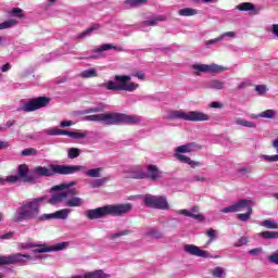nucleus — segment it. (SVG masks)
<instances>
[{"instance_id": "49530a36", "label": "nucleus", "mask_w": 278, "mask_h": 278, "mask_svg": "<svg viewBox=\"0 0 278 278\" xmlns=\"http://www.w3.org/2000/svg\"><path fill=\"white\" fill-rule=\"evenodd\" d=\"M148 235L153 239H163V233L160 230H155V229L149 230Z\"/></svg>"}, {"instance_id": "f3484780", "label": "nucleus", "mask_w": 278, "mask_h": 278, "mask_svg": "<svg viewBox=\"0 0 278 278\" xmlns=\"http://www.w3.org/2000/svg\"><path fill=\"white\" fill-rule=\"evenodd\" d=\"M128 178H134L136 180H142L146 178V172L140 165H136L128 169Z\"/></svg>"}, {"instance_id": "39448f33", "label": "nucleus", "mask_w": 278, "mask_h": 278, "mask_svg": "<svg viewBox=\"0 0 278 278\" xmlns=\"http://www.w3.org/2000/svg\"><path fill=\"white\" fill-rule=\"evenodd\" d=\"M131 80V76H115V83L113 80H109L106 83V89L110 91H136L139 85L137 83H129Z\"/></svg>"}, {"instance_id": "7c9ffc66", "label": "nucleus", "mask_w": 278, "mask_h": 278, "mask_svg": "<svg viewBox=\"0 0 278 278\" xmlns=\"http://www.w3.org/2000/svg\"><path fill=\"white\" fill-rule=\"evenodd\" d=\"M65 198V191L62 189L61 193H56L50 198V204H58L59 202H62Z\"/></svg>"}, {"instance_id": "dca6fc26", "label": "nucleus", "mask_w": 278, "mask_h": 278, "mask_svg": "<svg viewBox=\"0 0 278 278\" xmlns=\"http://www.w3.org/2000/svg\"><path fill=\"white\" fill-rule=\"evenodd\" d=\"M70 167H78L75 172L77 174L78 172H85L86 176H89L90 178H100L102 168L96 167V169H87L85 165H70Z\"/></svg>"}, {"instance_id": "4d7b16f0", "label": "nucleus", "mask_w": 278, "mask_h": 278, "mask_svg": "<svg viewBox=\"0 0 278 278\" xmlns=\"http://www.w3.org/2000/svg\"><path fill=\"white\" fill-rule=\"evenodd\" d=\"M12 236H14V232H7L0 236V240H11Z\"/></svg>"}, {"instance_id": "1a4fd4ad", "label": "nucleus", "mask_w": 278, "mask_h": 278, "mask_svg": "<svg viewBox=\"0 0 278 278\" xmlns=\"http://www.w3.org/2000/svg\"><path fill=\"white\" fill-rule=\"evenodd\" d=\"M143 203L151 208H161L163 211L169 208V204L164 195H147L143 199Z\"/></svg>"}, {"instance_id": "bb28decb", "label": "nucleus", "mask_w": 278, "mask_h": 278, "mask_svg": "<svg viewBox=\"0 0 278 278\" xmlns=\"http://www.w3.org/2000/svg\"><path fill=\"white\" fill-rule=\"evenodd\" d=\"M277 111L274 109H267L266 111L260 113L258 117H264L265 119H275Z\"/></svg>"}, {"instance_id": "2f4dec72", "label": "nucleus", "mask_w": 278, "mask_h": 278, "mask_svg": "<svg viewBox=\"0 0 278 278\" xmlns=\"http://www.w3.org/2000/svg\"><path fill=\"white\" fill-rule=\"evenodd\" d=\"M208 87L211 89H218V90H220V89H225L226 83H224L223 80H211Z\"/></svg>"}, {"instance_id": "9b49d317", "label": "nucleus", "mask_w": 278, "mask_h": 278, "mask_svg": "<svg viewBox=\"0 0 278 278\" xmlns=\"http://www.w3.org/2000/svg\"><path fill=\"white\" fill-rule=\"evenodd\" d=\"M48 135L56 136V135H66L71 139H86L87 132H83L80 130L71 131V130H63L61 128H50L48 130Z\"/></svg>"}, {"instance_id": "393cba45", "label": "nucleus", "mask_w": 278, "mask_h": 278, "mask_svg": "<svg viewBox=\"0 0 278 278\" xmlns=\"http://www.w3.org/2000/svg\"><path fill=\"white\" fill-rule=\"evenodd\" d=\"M83 204L84 200H81V198H75V195L73 198H70L68 200H65V206L68 207L83 206Z\"/></svg>"}, {"instance_id": "c9c22d12", "label": "nucleus", "mask_w": 278, "mask_h": 278, "mask_svg": "<svg viewBox=\"0 0 278 278\" xmlns=\"http://www.w3.org/2000/svg\"><path fill=\"white\" fill-rule=\"evenodd\" d=\"M261 237L263 239H278V232L265 230L264 232H261Z\"/></svg>"}, {"instance_id": "3c124183", "label": "nucleus", "mask_w": 278, "mask_h": 278, "mask_svg": "<svg viewBox=\"0 0 278 278\" xmlns=\"http://www.w3.org/2000/svg\"><path fill=\"white\" fill-rule=\"evenodd\" d=\"M10 14H11L12 16H17V18H22V16H23V11H22V9H20V8H13V9L11 10Z\"/></svg>"}, {"instance_id": "052dcab7", "label": "nucleus", "mask_w": 278, "mask_h": 278, "mask_svg": "<svg viewBox=\"0 0 278 278\" xmlns=\"http://www.w3.org/2000/svg\"><path fill=\"white\" fill-rule=\"evenodd\" d=\"M223 104L220 102H211L212 109H223Z\"/></svg>"}, {"instance_id": "423d86ee", "label": "nucleus", "mask_w": 278, "mask_h": 278, "mask_svg": "<svg viewBox=\"0 0 278 278\" xmlns=\"http://www.w3.org/2000/svg\"><path fill=\"white\" fill-rule=\"evenodd\" d=\"M247 213H239L238 219L240 222H248L251 219V215L253 213V208L251 206L250 200H240L236 204H232L231 206H226L223 208L222 213H238L239 211H245Z\"/></svg>"}, {"instance_id": "20e7f679", "label": "nucleus", "mask_w": 278, "mask_h": 278, "mask_svg": "<svg viewBox=\"0 0 278 278\" xmlns=\"http://www.w3.org/2000/svg\"><path fill=\"white\" fill-rule=\"evenodd\" d=\"M36 216V199L23 203L13 215V223H25Z\"/></svg>"}, {"instance_id": "5fc2aeb1", "label": "nucleus", "mask_w": 278, "mask_h": 278, "mask_svg": "<svg viewBox=\"0 0 278 278\" xmlns=\"http://www.w3.org/2000/svg\"><path fill=\"white\" fill-rule=\"evenodd\" d=\"M268 261L269 263H275L276 265H278V252H276L275 254H270L268 256Z\"/></svg>"}, {"instance_id": "c03bdc74", "label": "nucleus", "mask_w": 278, "mask_h": 278, "mask_svg": "<svg viewBox=\"0 0 278 278\" xmlns=\"http://www.w3.org/2000/svg\"><path fill=\"white\" fill-rule=\"evenodd\" d=\"M236 124L245 126L247 128H255L256 126L253 122H248L247 119H237Z\"/></svg>"}, {"instance_id": "aec40b11", "label": "nucleus", "mask_w": 278, "mask_h": 278, "mask_svg": "<svg viewBox=\"0 0 278 278\" xmlns=\"http://www.w3.org/2000/svg\"><path fill=\"white\" fill-rule=\"evenodd\" d=\"M185 252L191 254L192 256H207V252H205V250H201L198 245H185Z\"/></svg>"}, {"instance_id": "774afa93", "label": "nucleus", "mask_w": 278, "mask_h": 278, "mask_svg": "<svg viewBox=\"0 0 278 278\" xmlns=\"http://www.w3.org/2000/svg\"><path fill=\"white\" fill-rule=\"evenodd\" d=\"M67 78L64 77V78H61V79H58L56 80V85H62V83H66Z\"/></svg>"}, {"instance_id": "4c0bfd02", "label": "nucleus", "mask_w": 278, "mask_h": 278, "mask_svg": "<svg viewBox=\"0 0 278 278\" xmlns=\"http://www.w3.org/2000/svg\"><path fill=\"white\" fill-rule=\"evenodd\" d=\"M274 148H276V151L278 153V137L275 141H273ZM264 159L269 162L278 161V154H275L274 156L264 155Z\"/></svg>"}, {"instance_id": "603ef678", "label": "nucleus", "mask_w": 278, "mask_h": 278, "mask_svg": "<svg viewBox=\"0 0 278 278\" xmlns=\"http://www.w3.org/2000/svg\"><path fill=\"white\" fill-rule=\"evenodd\" d=\"M207 237L210 238L211 241H208V243H211L214 239H216V230H214L213 228H211L210 230L206 231Z\"/></svg>"}, {"instance_id": "f257e3e1", "label": "nucleus", "mask_w": 278, "mask_h": 278, "mask_svg": "<svg viewBox=\"0 0 278 278\" xmlns=\"http://www.w3.org/2000/svg\"><path fill=\"white\" fill-rule=\"evenodd\" d=\"M108 109L106 104H100L91 109H85V122H103L106 126L118 124H138L139 117L136 115H126L125 113H103Z\"/></svg>"}, {"instance_id": "e433bc0d", "label": "nucleus", "mask_w": 278, "mask_h": 278, "mask_svg": "<svg viewBox=\"0 0 278 278\" xmlns=\"http://www.w3.org/2000/svg\"><path fill=\"white\" fill-rule=\"evenodd\" d=\"M224 37H236V33H233L232 30L228 33H224L220 37H217L216 39H212L211 41H207V46L215 43V41H220L222 39H224Z\"/></svg>"}, {"instance_id": "79ce46f5", "label": "nucleus", "mask_w": 278, "mask_h": 278, "mask_svg": "<svg viewBox=\"0 0 278 278\" xmlns=\"http://www.w3.org/2000/svg\"><path fill=\"white\" fill-rule=\"evenodd\" d=\"M14 25H16L15 20H9L5 22H2V23H0V30L1 29H10V27H14Z\"/></svg>"}, {"instance_id": "13d9d810", "label": "nucleus", "mask_w": 278, "mask_h": 278, "mask_svg": "<svg viewBox=\"0 0 278 278\" xmlns=\"http://www.w3.org/2000/svg\"><path fill=\"white\" fill-rule=\"evenodd\" d=\"M68 126H73V122L71 121L61 122V128H67Z\"/></svg>"}, {"instance_id": "ea45409f", "label": "nucleus", "mask_w": 278, "mask_h": 278, "mask_svg": "<svg viewBox=\"0 0 278 278\" xmlns=\"http://www.w3.org/2000/svg\"><path fill=\"white\" fill-rule=\"evenodd\" d=\"M125 2L129 7H141L142 4H147L149 0H125Z\"/></svg>"}, {"instance_id": "338daca9", "label": "nucleus", "mask_w": 278, "mask_h": 278, "mask_svg": "<svg viewBox=\"0 0 278 278\" xmlns=\"http://www.w3.org/2000/svg\"><path fill=\"white\" fill-rule=\"evenodd\" d=\"M194 180L200 181V182H204L205 178L201 177V176H194Z\"/></svg>"}, {"instance_id": "58836bf2", "label": "nucleus", "mask_w": 278, "mask_h": 278, "mask_svg": "<svg viewBox=\"0 0 278 278\" xmlns=\"http://www.w3.org/2000/svg\"><path fill=\"white\" fill-rule=\"evenodd\" d=\"M164 20H165V17L163 15H159L154 20H148V21L143 22V24L146 26H155L157 24V22H164Z\"/></svg>"}, {"instance_id": "a211bd4d", "label": "nucleus", "mask_w": 278, "mask_h": 278, "mask_svg": "<svg viewBox=\"0 0 278 278\" xmlns=\"http://www.w3.org/2000/svg\"><path fill=\"white\" fill-rule=\"evenodd\" d=\"M17 177L24 181H34V177L29 175V167L26 164L18 165L17 167Z\"/></svg>"}, {"instance_id": "37998d69", "label": "nucleus", "mask_w": 278, "mask_h": 278, "mask_svg": "<svg viewBox=\"0 0 278 278\" xmlns=\"http://www.w3.org/2000/svg\"><path fill=\"white\" fill-rule=\"evenodd\" d=\"M75 185H77V182L72 181L68 185H56L54 187H52L51 191H60L63 189H67L68 187H75Z\"/></svg>"}, {"instance_id": "a19ab883", "label": "nucleus", "mask_w": 278, "mask_h": 278, "mask_svg": "<svg viewBox=\"0 0 278 278\" xmlns=\"http://www.w3.org/2000/svg\"><path fill=\"white\" fill-rule=\"evenodd\" d=\"M212 275L214 278H223L226 277L224 267H215V269L212 270Z\"/></svg>"}, {"instance_id": "b1692460", "label": "nucleus", "mask_w": 278, "mask_h": 278, "mask_svg": "<svg viewBox=\"0 0 278 278\" xmlns=\"http://www.w3.org/2000/svg\"><path fill=\"white\" fill-rule=\"evenodd\" d=\"M84 278H110V276L109 274H104L102 269H98L96 271H88Z\"/></svg>"}, {"instance_id": "c756f323", "label": "nucleus", "mask_w": 278, "mask_h": 278, "mask_svg": "<svg viewBox=\"0 0 278 278\" xmlns=\"http://www.w3.org/2000/svg\"><path fill=\"white\" fill-rule=\"evenodd\" d=\"M179 15L184 16V17H190L191 15H197L198 11L197 9H180V11H178Z\"/></svg>"}, {"instance_id": "412c9836", "label": "nucleus", "mask_w": 278, "mask_h": 278, "mask_svg": "<svg viewBox=\"0 0 278 278\" xmlns=\"http://www.w3.org/2000/svg\"><path fill=\"white\" fill-rule=\"evenodd\" d=\"M117 46H113L112 43H104L100 48L92 50L93 54H91L90 59H100L102 56V52L106 50H116Z\"/></svg>"}, {"instance_id": "f8f14e48", "label": "nucleus", "mask_w": 278, "mask_h": 278, "mask_svg": "<svg viewBox=\"0 0 278 278\" xmlns=\"http://www.w3.org/2000/svg\"><path fill=\"white\" fill-rule=\"evenodd\" d=\"M192 68L197 76H200L201 72H213V73L224 72V67H220L219 65H216V64H213V65L195 64V65H192Z\"/></svg>"}, {"instance_id": "a18cd8bd", "label": "nucleus", "mask_w": 278, "mask_h": 278, "mask_svg": "<svg viewBox=\"0 0 278 278\" xmlns=\"http://www.w3.org/2000/svg\"><path fill=\"white\" fill-rule=\"evenodd\" d=\"M131 230H121L119 232H115L111 235V239H118L119 237H126L127 235H130Z\"/></svg>"}, {"instance_id": "680f3d73", "label": "nucleus", "mask_w": 278, "mask_h": 278, "mask_svg": "<svg viewBox=\"0 0 278 278\" xmlns=\"http://www.w3.org/2000/svg\"><path fill=\"white\" fill-rule=\"evenodd\" d=\"M271 33L278 37V24L271 25Z\"/></svg>"}, {"instance_id": "0e129e2a", "label": "nucleus", "mask_w": 278, "mask_h": 278, "mask_svg": "<svg viewBox=\"0 0 278 278\" xmlns=\"http://www.w3.org/2000/svg\"><path fill=\"white\" fill-rule=\"evenodd\" d=\"M10 147V144L8 143V141H0V151L1 149H8Z\"/></svg>"}, {"instance_id": "473e14b6", "label": "nucleus", "mask_w": 278, "mask_h": 278, "mask_svg": "<svg viewBox=\"0 0 278 278\" xmlns=\"http://www.w3.org/2000/svg\"><path fill=\"white\" fill-rule=\"evenodd\" d=\"M81 78H94L98 76L97 71L91 67L90 70H85L84 72H81L80 74Z\"/></svg>"}, {"instance_id": "f704fd0d", "label": "nucleus", "mask_w": 278, "mask_h": 278, "mask_svg": "<svg viewBox=\"0 0 278 278\" xmlns=\"http://www.w3.org/2000/svg\"><path fill=\"white\" fill-rule=\"evenodd\" d=\"M108 180L109 178H101V176H99V178H97L91 182V187H93V189H98L99 187H102L103 185H105Z\"/></svg>"}, {"instance_id": "6e6552de", "label": "nucleus", "mask_w": 278, "mask_h": 278, "mask_svg": "<svg viewBox=\"0 0 278 278\" xmlns=\"http://www.w3.org/2000/svg\"><path fill=\"white\" fill-rule=\"evenodd\" d=\"M195 150H201V146H198V143L194 142L179 146L176 150V156L181 163H187L191 167H199V161H192L189 156H185L186 153L195 152Z\"/></svg>"}, {"instance_id": "864d4df0", "label": "nucleus", "mask_w": 278, "mask_h": 278, "mask_svg": "<svg viewBox=\"0 0 278 278\" xmlns=\"http://www.w3.org/2000/svg\"><path fill=\"white\" fill-rule=\"evenodd\" d=\"M36 153V150L33 148L25 149L21 152V155L27 156V155H34Z\"/></svg>"}, {"instance_id": "69168bd1", "label": "nucleus", "mask_w": 278, "mask_h": 278, "mask_svg": "<svg viewBox=\"0 0 278 278\" xmlns=\"http://www.w3.org/2000/svg\"><path fill=\"white\" fill-rule=\"evenodd\" d=\"M135 76H137V78H139V80H144L146 75L142 72H137V74H135Z\"/></svg>"}, {"instance_id": "cd10ccee", "label": "nucleus", "mask_w": 278, "mask_h": 278, "mask_svg": "<svg viewBox=\"0 0 278 278\" xmlns=\"http://www.w3.org/2000/svg\"><path fill=\"white\" fill-rule=\"evenodd\" d=\"M99 28H100V24H91V26L89 28H87V30H85L84 33H80V35H78V38L84 39L88 35H91V33H93L94 30H99Z\"/></svg>"}, {"instance_id": "72a5a7b5", "label": "nucleus", "mask_w": 278, "mask_h": 278, "mask_svg": "<svg viewBox=\"0 0 278 278\" xmlns=\"http://www.w3.org/2000/svg\"><path fill=\"white\" fill-rule=\"evenodd\" d=\"M80 154H81V150L79 148H70V150H67L68 159H78Z\"/></svg>"}, {"instance_id": "f03ea898", "label": "nucleus", "mask_w": 278, "mask_h": 278, "mask_svg": "<svg viewBox=\"0 0 278 278\" xmlns=\"http://www.w3.org/2000/svg\"><path fill=\"white\" fill-rule=\"evenodd\" d=\"M132 211V204H108L98 208H89L85 215L87 219H101L105 215L121 216L127 215Z\"/></svg>"}, {"instance_id": "6ab92c4d", "label": "nucleus", "mask_w": 278, "mask_h": 278, "mask_svg": "<svg viewBox=\"0 0 278 278\" xmlns=\"http://www.w3.org/2000/svg\"><path fill=\"white\" fill-rule=\"evenodd\" d=\"M200 208L199 206H193L190 211H187L186 208H182L179 213L180 215H186V217H192L193 219H198L199 222L204 220V216L199 213Z\"/></svg>"}, {"instance_id": "4be33fe9", "label": "nucleus", "mask_w": 278, "mask_h": 278, "mask_svg": "<svg viewBox=\"0 0 278 278\" xmlns=\"http://www.w3.org/2000/svg\"><path fill=\"white\" fill-rule=\"evenodd\" d=\"M18 112H36V98L30 99L18 108Z\"/></svg>"}, {"instance_id": "5701e85b", "label": "nucleus", "mask_w": 278, "mask_h": 278, "mask_svg": "<svg viewBox=\"0 0 278 278\" xmlns=\"http://www.w3.org/2000/svg\"><path fill=\"white\" fill-rule=\"evenodd\" d=\"M238 11H253L257 15L258 11L252 2H241L237 5Z\"/></svg>"}, {"instance_id": "bf43d9fd", "label": "nucleus", "mask_w": 278, "mask_h": 278, "mask_svg": "<svg viewBox=\"0 0 278 278\" xmlns=\"http://www.w3.org/2000/svg\"><path fill=\"white\" fill-rule=\"evenodd\" d=\"M10 68H12V65H10V63H7V64H4V65L0 68V71H1L2 73H8V71H10Z\"/></svg>"}, {"instance_id": "4468645a", "label": "nucleus", "mask_w": 278, "mask_h": 278, "mask_svg": "<svg viewBox=\"0 0 278 278\" xmlns=\"http://www.w3.org/2000/svg\"><path fill=\"white\" fill-rule=\"evenodd\" d=\"M68 243L63 242V243H56V245H54V248L43 244L40 245L37 243V258H39L38 253H45V252H60L61 250H65V248H67Z\"/></svg>"}, {"instance_id": "9d476101", "label": "nucleus", "mask_w": 278, "mask_h": 278, "mask_svg": "<svg viewBox=\"0 0 278 278\" xmlns=\"http://www.w3.org/2000/svg\"><path fill=\"white\" fill-rule=\"evenodd\" d=\"M25 260H31V255L15 253L8 256L0 255V266H10L12 264H23Z\"/></svg>"}, {"instance_id": "6e6d98bb", "label": "nucleus", "mask_w": 278, "mask_h": 278, "mask_svg": "<svg viewBox=\"0 0 278 278\" xmlns=\"http://www.w3.org/2000/svg\"><path fill=\"white\" fill-rule=\"evenodd\" d=\"M20 176H9L7 177L5 181H8V184H16V181H18Z\"/></svg>"}, {"instance_id": "8fccbe9b", "label": "nucleus", "mask_w": 278, "mask_h": 278, "mask_svg": "<svg viewBox=\"0 0 278 278\" xmlns=\"http://www.w3.org/2000/svg\"><path fill=\"white\" fill-rule=\"evenodd\" d=\"M255 91H257L258 96H264L267 91L266 85H256Z\"/></svg>"}, {"instance_id": "0eeeda50", "label": "nucleus", "mask_w": 278, "mask_h": 278, "mask_svg": "<svg viewBox=\"0 0 278 278\" xmlns=\"http://www.w3.org/2000/svg\"><path fill=\"white\" fill-rule=\"evenodd\" d=\"M168 119H185L186 122H208L210 115L201 113L199 111H170L168 113Z\"/></svg>"}, {"instance_id": "2eb2a0df", "label": "nucleus", "mask_w": 278, "mask_h": 278, "mask_svg": "<svg viewBox=\"0 0 278 278\" xmlns=\"http://www.w3.org/2000/svg\"><path fill=\"white\" fill-rule=\"evenodd\" d=\"M70 213L71 208H61V211H56L55 213H51L50 215H42L41 217H39V219H67Z\"/></svg>"}, {"instance_id": "7ed1b4c3", "label": "nucleus", "mask_w": 278, "mask_h": 278, "mask_svg": "<svg viewBox=\"0 0 278 278\" xmlns=\"http://www.w3.org/2000/svg\"><path fill=\"white\" fill-rule=\"evenodd\" d=\"M79 167H71V165H48V167H37V177L38 176H45V177H51V176H70L72 174H75Z\"/></svg>"}, {"instance_id": "c85d7f7f", "label": "nucleus", "mask_w": 278, "mask_h": 278, "mask_svg": "<svg viewBox=\"0 0 278 278\" xmlns=\"http://www.w3.org/2000/svg\"><path fill=\"white\" fill-rule=\"evenodd\" d=\"M262 226L268 230H276L278 228L277 222L273 219H264V222H262Z\"/></svg>"}, {"instance_id": "09e8293b", "label": "nucleus", "mask_w": 278, "mask_h": 278, "mask_svg": "<svg viewBox=\"0 0 278 278\" xmlns=\"http://www.w3.org/2000/svg\"><path fill=\"white\" fill-rule=\"evenodd\" d=\"M18 249H21V251H25L27 249H36V244L31 242H24L18 245Z\"/></svg>"}, {"instance_id": "de8ad7c7", "label": "nucleus", "mask_w": 278, "mask_h": 278, "mask_svg": "<svg viewBox=\"0 0 278 278\" xmlns=\"http://www.w3.org/2000/svg\"><path fill=\"white\" fill-rule=\"evenodd\" d=\"M65 198H73L74 195H78V191L77 189H70V187H67L64 191Z\"/></svg>"}, {"instance_id": "a878e982", "label": "nucleus", "mask_w": 278, "mask_h": 278, "mask_svg": "<svg viewBox=\"0 0 278 278\" xmlns=\"http://www.w3.org/2000/svg\"><path fill=\"white\" fill-rule=\"evenodd\" d=\"M51 102V98H48L47 96H39L37 98V111L38 109H45L46 106H48V104H50Z\"/></svg>"}, {"instance_id": "ddd939ff", "label": "nucleus", "mask_w": 278, "mask_h": 278, "mask_svg": "<svg viewBox=\"0 0 278 278\" xmlns=\"http://www.w3.org/2000/svg\"><path fill=\"white\" fill-rule=\"evenodd\" d=\"M146 169V178L149 180L156 181L163 178V172L157 167V165H147Z\"/></svg>"}, {"instance_id": "e2e57ef3", "label": "nucleus", "mask_w": 278, "mask_h": 278, "mask_svg": "<svg viewBox=\"0 0 278 278\" xmlns=\"http://www.w3.org/2000/svg\"><path fill=\"white\" fill-rule=\"evenodd\" d=\"M248 241L249 240L245 237H241L238 241V245H247Z\"/></svg>"}]
</instances>
